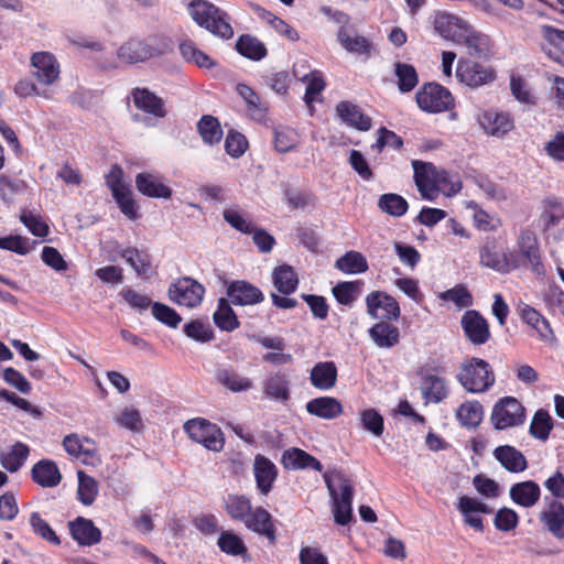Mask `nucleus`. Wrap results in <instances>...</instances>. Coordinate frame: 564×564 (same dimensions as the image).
Segmentation results:
<instances>
[{
	"mask_svg": "<svg viewBox=\"0 0 564 564\" xmlns=\"http://www.w3.org/2000/svg\"><path fill=\"white\" fill-rule=\"evenodd\" d=\"M219 549L229 555L238 556L247 553L243 541L232 532H223L217 541Z\"/></svg>",
	"mask_w": 564,
	"mask_h": 564,
	"instance_id": "680f3d73",
	"label": "nucleus"
},
{
	"mask_svg": "<svg viewBox=\"0 0 564 564\" xmlns=\"http://www.w3.org/2000/svg\"><path fill=\"white\" fill-rule=\"evenodd\" d=\"M360 292L359 282H340L333 288L335 299L344 305H350Z\"/></svg>",
	"mask_w": 564,
	"mask_h": 564,
	"instance_id": "774afa93",
	"label": "nucleus"
},
{
	"mask_svg": "<svg viewBox=\"0 0 564 564\" xmlns=\"http://www.w3.org/2000/svg\"><path fill=\"white\" fill-rule=\"evenodd\" d=\"M116 423L119 426L134 433L141 432L144 427L141 413L133 408H126L122 410L121 413L116 417Z\"/></svg>",
	"mask_w": 564,
	"mask_h": 564,
	"instance_id": "69168bd1",
	"label": "nucleus"
},
{
	"mask_svg": "<svg viewBox=\"0 0 564 564\" xmlns=\"http://www.w3.org/2000/svg\"><path fill=\"white\" fill-rule=\"evenodd\" d=\"M337 379V369L333 362H318L311 370L312 384L321 390L333 388Z\"/></svg>",
	"mask_w": 564,
	"mask_h": 564,
	"instance_id": "e433bc0d",
	"label": "nucleus"
},
{
	"mask_svg": "<svg viewBox=\"0 0 564 564\" xmlns=\"http://www.w3.org/2000/svg\"><path fill=\"white\" fill-rule=\"evenodd\" d=\"M147 42L140 40H130L118 50V57L124 63L134 64L144 62L153 57Z\"/></svg>",
	"mask_w": 564,
	"mask_h": 564,
	"instance_id": "72a5a7b5",
	"label": "nucleus"
},
{
	"mask_svg": "<svg viewBox=\"0 0 564 564\" xmlns=\"http://www.w3.org/2000/svg\"><path fill=\"white\" fill-rule=\"evenodd\" d=\"M63 447L66 453L83 464H94L97 458V447L93 440L80 437L78 434H69L63 438Z\"/></svg>",
	"mask_w": 564,
	"mask_h": 564,
	"instance_id": "2eb2a0df",
	"label": "nucleus"
},
{
	"mask_svg": "<svg viewBox=\"0 0 564 564\" xmlns=\"http://www.w3.org/2000/svg\"><path fill=\"white\" fill-rule=\"evenodd\" d=\"M236 48L242 56L253 61H259L267 55L264 44L251 35H241L236 43Z\"/></svg>",
	"mask_w": 564,
	"mask_h": 564,
	"instance_id": "09e8293b",
	"label": "nucleus"
},
{
	"mask_svg": "<svg viewBox=\"0 0 564 564\" xmlns=\"http://www.w3.org/2000/svg\"><path fill=\"white\" fill-rule=\"evenodd\" d=\"M188 13L200 28L206 29L213 35L223 40L234 36L228 14L215 4L206 0H192L188 4Z\"/></svg>",
	"mask_w": 564,
	"mask_h": 564,
	"instance_id": "f257e3e1",
	"label": "nucleus"
},
{
	"mask_svg": "<svg viewBox=\"0 0 564 564\" xmlns=\"http://www.w3.org/2000/svg\"><path fill=\"white\" fill-rule=\"evenodd\" d=\"M518 248L522 257V261L531 264L534 272L540 273L542 268L540 261L538 240L532 230L523 229L518 238Z\"/></svg>",
	"mask_w": 564,
	"mask_h": 564,
	"instance_id": "bb28decb",
	"label": "nucleus"
},
{
	"mask_svg": "<svg viewBox=\"0 0 564 564\" xmlns=\"http://www.w3.org/2000/svg\"><path fill=\"white\" fill-rule=\"evenodd\" d=\"M522 321L532 326L541 339L547 340L552 335L549 322L532 306L522 304L520 306Z\"/></svg>",
	"mask_w": 564,
	"mask_h": 564,
	"instance_id": "ea45409f",
	"label": "nucleus"
},
{
	"mask_svg": "<svg viewBox=\"0 0 564 564\" xmlns=\"http://www.w3.org/2000/svg\"><path fill=\"white\" fill-rule=\"evenodd\" d=\"M78 488L77 496L79 501L85 506H91L98 495V482L95 478L87 475L83 470L77 471Z\"/></svg>",
	"mask_w": 564,
	"mask_h": 564,
	"instance_id": "8fccbe9b",
	"label": "nucleus"
},
{
	"mask_svg": "<svg viewBox=\"0 0 564 564\" xmlns=\"http://www.w3.org/2000/svg\"><path fill=\"white\" fill-rule=\"evenodd\" d=\"M198 131L208 144L218 143L223 138V130L219 121L213 116H204L198 122Z\"/></svg>",
	"mask_w": 564,
	"mask_h": 564,
	"instance_id": "052dcab7",
	"label": "nucleus"
},
{
	"mask_svg": "<svg viewBox=\"0 0 564 564\" xmlns=\"http://www.w3.org/2000/svg\"><path fill=\"white\" fill-rule=\"evenodd\" d=\"M460 323L466 337L474 345H482L489 339V325L477 311H467Z\"/></svg>",
	"mask_w": 564,
	"mask_h": 564,
	"instance_id": "dca6fc26",
	"label": "nucleus"
},
{
	"mask_svg": "<svg viewBox=\"0 0 564 564\" xmlns=\"http://www.w3.org/2000/svg\"><path fill=\"white\" fill-rule=\"evenodd\" d=\"M553 429V420L547 411L538 410L530 424V434L540 441H546Z\"/></svg>",
	"mask_w": 564,
	"mask_h": 564,
	"instance_id": "3c124183",
	"label": "nucleus"
},
{
	"mask_svg": "<svg viewBox=\"0 0 564 564\" xmlns=\"http://www.w3.org/2000/svg\"><path fill=\"white\" fill-rule=\"evenodd\" d=\"M184 430L192 441L209 451L220 452L224 448L225 438L221 430L205 419L188 420L184 424Z\"/></svg>",
	"mask_w": 564,
	"mask_h": 564,
	"instance_id": "39448f33",
	"label": "nucleus"
},
{
	"mask_svg": "<svg viewBox=\"0 0 564 564\" xmlns=\"http://www.w3.org/2000/svg\"><path fill=\"white\" fill-rule=\"evenodd\" d=\"M324 480L334 502L335 522L346 525L351 519L352 487L340 470L324 474Z\"/></svg>",
	"mask_w": 564,
	"mask_h": 564,
	"instance_id": "f03ea898",
	"label": "nucleus"
},
{
	"mask_svg": "<svg viewBox=\"0 0 564 564\" xmlns=\"http://www.w3.org/2000/svg\"><path fill=\"white\" fill-rule=\"evenodd\" d=\"M306 411L325 420H332L339 416L343 412L340 402L332 397H319L311 400L306 404Z\"/></svg>",
	"mask_w": 564,
	"mask_h": 564,
	"instance_id": "473e14b6",
	"label": "nucleus"
},
{
	"mask_svg": "<svg viewBox=\"0 0 564 564\" xmlns=\"http://www.w3.org/2000/svg\"><path fill=\"white\" fill-rule=\"evenodd\" d=\"M299 143V135L295 130L286 127H279L274 130V147L276 151L285 153L291 151Z\"/></svg>",
	"mask_w": 564,
	"mask_h": 564,
	"instance_id": "0e129e2a",
	"label": "nucleus"
},
{
	"mask_svg": "<svg viewBox=\"0 0 564 564\" xmlns=\"http://www.w3.org/2000/svg\"><path fill=\"white\" fill-rule=\"evenodd\" d=\"M72 536L82 545H94L100 542L101 531L91 520L77 518L69 523Z\"/></svg>",
	"mask_w": 564,
	"mask_h": 564,
	"instance_id": "c85d7f7f",
	"label": "nucleus"
},
{
	"mask_svg": "<svg viewBox=\"0 0 564 564\" xmlns=\"http://www.w3.org/2000/svg\"><path fill=\"white\" fill-rule=\"evenodd\" d=\"M32 479L43 488H52L59 485L62 474L57 465L48 459L36 463L31 470Z\"/></svg>",
	"mask_w": 564,
	"mask_h": 564,
	"instance_id": "cd10ccee",
	"label": "nucleus"
},
{
	"mask_svg": "<svg viewBox=\"0 0 564 564\" xmlns=\"http://www.w3.org/2000/svg\"><path fill=\"white\" fill-rule=\"evenodd\" d=\"M414 169V180L421 195L426 199H434L436 195L435 186L430 177L433 173L434 166L431 163H424L421 161L412 162Z\"/></svg>",
	"mask_w": 564,
	"mask_h": 564,
	"instance_id": "c9c22d12",
	"label": "nucleus"
},
{
	"mask_svg": "<svg viewBox=\"0 0 564 564\" xmlns=\"http://www.w3.org/2000/svg\"><path fill=\"white\" fill-rule=\"evenodd\" d=\"M540 34L543 40V48L551 52L564 53V30L556 29L551 25H542Z\"/></svg>",
	"mask_w": 564,
	"mask_h": 564,
	"instance_id": "603ef678",
	"label": "nucleus"
},
{
	"mask_svg": "<svg viewBox=\"0 0 564 564\" xmlns=\"http://www.w3.org/2000/svg\"><path fill=\"white\" fill-rule=\"evenodd\" d=\"M289 387L288 377L284 373L275 372L263 381L262 390L268 398L285 403L290 399Z\"/></svg>",
	"mask_w": 564,
	"mask_h": 564,
	"instance_id": "2f4dec72",
	"label": "nucleus"
},
{
	"mask_svg": "<svg viewBox=\"0 0 564 564\" xmlns=\"http://www.w3.org/2000/svg\"><path fill=\"white\" fill-rule=\"evenodd\" d=\"M379 208L393 217H401L408 210V202L400 195L389 193L383 194L378 200Z\"/></svg>",
	"mask_w": 564,
	"mask_h": 564,
	"instance_id": "864d4df0",
	"label": "nucleus"
},
{
	"mask_svg": "<svg viewBox=\"0 0 564 564\" xmlns=\"http://www.w3.org/2000/svg\"><path fill=\"white\" fill-rule=\"evenodd\" d=\"M30 449L23 443H15L8 453L0 456L1 466L10 473L18 471L29 456Z\"/></svg>",
	"mask_w": 564,
	"mask_h": 564,
	"instance_id": "c03bdc74",
	"label": "nucleus"
},
{
	"mask_svg": "<svg viewBox=\"0 0 564 564\" xmlns=\"http://www.w3.org/2000/svg\"><path fill=\"white\" fill-rule=\"evenodd\" d=\"M215 379L218 384L234 393L245 392L253 387L251 379L231 366L218 367L215 371Z\"/></svg>",
	"mask_w": 564,
	"mask_h": 564,
	"instance_id": "4be33fe9",
	"label": "nucleus"
},
{
	"mask_svg": "<svg viewBox=\"0 0 564 564\" xmlns=\"http://www.w3.org/2000/svg\"><path fill=\"white\" fill-rule=\"evenodd\" d=\"M274 288L282 294L289 295L297 289L299 278L292 267L283 264L272 272Z\"/></svg>",
	"mask_w": 564,
	"mask_h": 564,
	"instance_id": "4c0bfd02",
	"label": "nucleus"
},
{
	"mask_svg": "<svg viewBox=\"0 0 564 564\" xmlns=\"http://www.w3.org/2000/svg\"><path fill=\"white\" fill-rule=\"evenodd\" d=\"M477 121L486 133L494 137H502L513 129V119L508 112L486 110L477 116Z\"/></svg>",
	"mask_w": 564,
	"mask_h": 564,
	"instance_id": "f3484780",
	"label": "nucleus"
},
{
	"mask_svg": "<svg viewBox=\"0 0 564 564\" xmlns=\"http://www.w3.org/2000/svg\"><path fill=\"white\" fill-rule=\"evenodd\" d=\"M456 76L462 83L473 88L487 85L496 79L494 68L471 61H459Z\"/></svg>",
	"mask_w": 564,
	"mask_h": 564,
	"instance_id": "9b49d317",
	"label": "nucleus"
},
{
	"mask_svg": "<svg viewBox=\"0 0 564 564\" xmlns=\"http://www.w3.org/2000/svg\"><path fill=\"white\" fill-rule=\"evenodd\" d=\"M32 77L42 86L53 85L59 77V63L50 52H36L31 56Z\"/></svg>",
	"mask_w": 564,
	"mask_h": 564,
	"instance_id": "1a4fd4ad",
	"label": "nucleus"
},
{
	"mask_svg": "<svg viewBox=\"0 0 564 564\" xmlns=\"http://www.w3.org/2000/svg\"><path fill=\"white\" fill-rule=\"evenodd\" d=\"M152 315L162 324L173 328H176L182 321V317L174 308L160 302L152 304Z\"/></svg>",
	"mask_w": 564,
	"mask_h": 564,
	"instance_id": "338daca9",
	"label": "nucleus"
},
{
	"mask_svg": "<svg viewBox=\"0 0 564 564\" xmlns=\"http://www.w3.org/2000/svg\"><path fill=\"white\" fill-rule=\"evenodd\" d=\"M137 189L148 197L165 198L172 196V189L164 184L161 175L153 172H142L135 176Z\"/></svg>",
	"mask_w": 564,
	"mask_h": 564,
	"instance_id": "a211bd4d",
	"label": "nucleus"
},
{
	"mask_svg": "<svg viewBox=\"0 0 564 564\" xmlns=\"http://www.w3.org/2000/svg\"><path fill=\"white\" fill-rule=\"evenodd\" d=\"M394 73L398 78V88L402 93L411 91L419 83L415 68L406 63H395Z\"/></svg>",
	"mask_w": 564,
	"mask_h": 564,
	"instance_id": "6e6d98bb",
	"label": "nucleus"
},
{
	"mask_svg": "<svg viewBox=\"0 0 564 564\" xmlns=\"http://www.w3.org/2000/svg\"><path fill=\"white\" fill-rule=\"evenodd\" d=\"M545 506L539 514L540 522L557 540H564V505L556 499L544 498Z\"/></svg>",
	"mask_w": 564,
	"mask_h": 564,
	"instance_id": "ddd939ff",
	"label": "nucleus"
},
{
	"mask_svg": "<svg viewBox=\"0 0 564 564\" xmlns=\"http://www.w3.org/2000/svg\"><path fill=\"white\" fill-rule=\"evenodd\" d=\"M433 26L435 32L444 40L458 44L462 36L467 32L469 23L456 14L437 12L433 20Z\"/></svg>",
	"mask_w": 564,
	"mask_h": 564,
	"instance_id": "f8f14e48",
	"label": "nucleus"
},
{
	"mask_svg": "<svg viewBox=\"0 0 564 564\" xmlns=\"http://www.w3.org/2000/svg\"><path fill=\"white\" fill-rule=\"evenodd\" d=\"M484 410L478 401H467L456 411L459 423L466 427H476L482 420Z\"/></svg>",
	"mask_w": 564,
	"mask_h": 564,
	"instance_id": "a18cd8bd",
	"label": "nucleus"
},
{
	"mask_svg": "<svg viewBox=\"0 0 564 564\" xmlns=\"http://www.w3.org/2000/svg\"><path fill=\"white\" fill-rule=\"evenodd\" d=\"M223 218L231 228L242 234L249 235L254 230L256 225L252 223L247 212L238 205L225 208Z\"/></svg>",
	"mask_w": 564,
	"mask_h": 564,
	"instance_id": "58836bf2",
	"label": "nucleus"
},
{
	"mask_svg": "<svg viewBox=\"0 0 564 564\" xmlns=\"http://www.w3.org/2000/svg\"><path fill=\"white\" fill-rule=\"evenodd\" d=\"M336 113L344 123L359 131H368L371 128V118L355 104L339 102L336 106Z\"/></svg>",
	"mask_w": 564,
	"mask_h": 564,
	"instance_id": "b1692460",
	"label": "nucleus"
},
{
	"mask_svg": "<svg viewBox=\"0 0 564 564\" xmlns=\"http://www.w3.org/2000/svg\"><path fill=\"white\" fill-rule=\"evenodd\" d=\"M338 44L348 53L369 57L373 51L370 39L359 34L355 25H346L336 33Z\"/></svg>",
	"mask_w": 564,
	"mask_h": 564,
	"instance_id": "4468645a",
	"label": "nucleus"
},
{
	"mask_svg": "<svg viewBox=\"0 0 564 564\" xmlns=\"http://www.w3.org/2000/svg\"><path fill=\"white\" fill-rule=\"evenodd\" d=\"M213 318L221 330L232 332L239 326L238 318L226 299L218 301V307Z\"/></svg>",
	"mask_w": 564,
	"mask_h": 564,
	"instance_id": "de8ad7c7",
	"label": "nucleus"
},
{
	"mask_svg": "<svg viewBox=\"0 0 564 564\" xmlns=\"http://www.w3.org/2000/svg\"><path fill=\"white\" fill-rule=\"evenodd\" d=\"M227 295L235 305H254L264 299L260 289L242 280L230 283Z\"/></svg>",
	"mask_w": 564,
	"mask_h": 564,
	"instance_id": "aec40b11",
	"label": "nucleus"
},
{
	"mask_svg": "<svg viewBox=\"0 0 564 564\" xmlns=\"http://www.w3.org/2000/svg\"><path fill=\"white\" fill-rule=\"evenodd\" d=\"M457 380L467 392L484 393L495 384L496 377L486 360L473 357L462 364Z\"/></svg>",
	"mask_w": 564,
	"mask_h": 564,
	"instance_id": "7ed1b4c3",
	"label": "nucleus"
},
{
	"mask_svg": "<svg viewBox=\"0 0 564 564\" xmlns=\"http://www.w3.org/2000/svg\"><path fill=\"white\" fill-rule=\"evenodd\" d=\"M224 509L234 519L245 522L251 512L252 506L248 497L242 495H228L224 499Z\"/></svg>",
	"mask_w": 564,
	"mask_h": 564,
	"instance_id": "a19ab883",
	"label": "nucleus"
},
{
	"mask_svg": "<svg viewBox=\"0 0 564 564\" xmlns=\"http://www.w3.org/2000/svg\"><path fill=\"white\" fill-rule=\"evenodd\" d=\"M369 336L380 348H391L399 343V328L388 322H379L369 329Z\"/></svg>",
	"mask_w": 564,
	"mask_h": 564,
	"instance_id": "f704fd0d",
	"label": "nucleus"
},
{
	"mask_svg": "<svg viewBox=\"0 0 564 564\" xmlns=\"http://www.w3.org/2000/svg\"><path fill=\"white\" fill-rule=\"evenodd\" d=\"M494 457L510 473H521L528 468L525 456L516 447L501 445L494 449Z\"/></svg>",
	"mask_w": 564,
	"mask_h": 564,
	"instance_id": "a878e982",
	"label": "nucleus"
},
{
	"mask_svg": "<svg viewBox=\"0 0 564 564\" xmlns=\"http://www.w3.org/2000/svg\"><path fill=\"white\" fill-rule=\"evenodd\" d=\"M544 229L550 230L557 226L564 219V206L562 202L555 197L544 200V210L542 213Z\"/></svg>",
	"mask_w": 564,
	"mask_h": 564,
	"instance_id": "13d9d810",
	"label": "nucleus"
},
{
	"mask_svg": "<svg viewBox=\"0 0 564 564\" xmlns=\"http://www.w3.org/2000/svg\"><path fill=\"white\" fill-rule=\"evenodd\" d=\"M525 419L524 406L513 397L500 399L494 406L490 420L496 430L521 425Z\"/></svg>",
	"mask_w": 564,
	"mask_h": 564,
	"instance_id": "423d86ee",
	"label": "nucleus"
},
{
	"mask_svg": "<svg viewBox=\"0 0 564 564\" xmlns=\"http://www.w3.org/2000/svg\"><path fill=\"white\" fill-rule=\"evenodd\" d=\"M336 268L345 273H362L368 269L366 258L357 251H349L336 261Z\"/></svg>",
	"mask_w": 564,
	"mask_h": 564,
	"instance_id": "bf43d9fd",
	"label": "nucleus"
},
{
	"mask_svg": "<svg viewBox=\"0 0 564 564\" xmlns=\"http://www.w3.org/2000/svg\"><path fill=\"white\" fill-rule=\"evenodd\" d=\"M253 475L258 490L263 496H267L273 488L278 477V469L269 458L258 454L253 462Z\"/></svg>",
	"mask_w": 564,
	"mask_h": 564,
	"instance_id": "412c9836",
	"label": "nucleus"
},
{
	"mask_svg": "<svg viewBox=\"0 0 564 564\" xmlns=\"http://www.w3.org/2000/svg\"><path fill=\"white\" fill-rule=\"evenodd\" d=\"M361 426L376 437H380L384 431L382 415L375 409H367L360 413Z\"/></svg>",
	"mask_w": 564,
	"mask_h": 564,
	"instance_id": "e2e57ef3",
	"label": "nucleus"
},
{
	"mask_svg": "<svg viewBox=\"0 0 564 564\" xmlns=\"http://www.w3.org/2000/svg\"><path fill=\"white\" fill-rule=\"evenodd\" d=\"M417 106L426 112L448 110L454 102L452 94L438 84H426L415 95Z\"/></svg>",
	"mask_w": 564,
	"mask_h": 564,
	"instance_id": "6e6552de",
	"label": "nucleus"
},
{
	"mask_svg": "<svg viewBox=\"0 0 564 564\" xmlns=\"http://www.w3.org/2000/svg\"><path fill=\"white\" fill-rule=\"evenodd\" d=\"M180 52L187 62H193L199 67L210 68L215 65V62L206 53L197 48L196 44L191 40L183 41L180 44Z\"/></svg>",
	"mask_w": 564,
	"mask_h": 564,
	"instance_id": "4d7b16f0",
	"label": "nucleus"
},
{
	"mask_svg": "<svg viewBox=\"0 0 564 564\" xmlns=\"http://www.w3.org/2000/svg\"><path fill=\"white\" fill-rule=\"evenodd\" d=\"M458 44L466 46L467 52L471 56L481 57L489 51V40L486 35L476 32L469 24L467 32L462 36Z\"/></svg>",
	"mask_w": 564,
	"mask_h": 564,
	"instance_id": "37998d69",
	"label": "nucleus"
},
{
	"mask_svg": "<svg viewBox=\"0 0 564 564\" xmlns=\"http://www.w3.org/2000/svg\"><path fill=\"white\" fill-rule=\"evenodd\" d=\"M457 509L464 516L465 523L479 532L484 530V524L478 514L491 512V509L485 502L468 496H462L458 499Z\"/></svg>",
	"mask_w": 564,
	"mask_h": 564,
	"instance_id": "6ab92c4d",
	"label": "nucleus"
},
{
	"mask_svg": "<svg viewBox=\"0 0 564 564\" xmlns=\"http://www.w3.org/2000/svg\"><path fill=\"white\" fill-rule=\"evenodd\" d=\"M120 256L139 276L149 278L151 274V260L149 254L137 248H127L120 251Z\"/></svg>",
	"mask_w": 564,
	"mask_h": 564,
	"instance_id": "79ce46f5",
	"label": "nucleus"
},
{
	"mask_svg": "<svg viewBox=\"0 0 564 564\" xmlns=\"http://www.w3.org/2000/svg\"><path fill=\"white\" fill-rule=\"evenodd\" d=\"M510 499L523 508L534 507L541 498V488L533 480H524L513 484L509 489Z\"/></svg>",
	"mask_w": 564,
	"mask_h": 564,
	"instance_id": "5701e85b",
	"label": "nucleus"
},
{
	"mask_svg": "<svg viewBox=\"0 0 564 564\" xmlns=\"http://www.w3.org/2000/svg\"><path fill=\"white\" fill-rule=\"evenodd\" d=\"M282 463L288 469H314L322 470V464L312 455L300 448H291L284 452Z\"/></svg>",
	"mask_w": 564,
	"mask_h": 564,
	"instance_id": "7c9ffc66",
	"label": "nucleus"
},
{
	"mask_svg": "<svg viewBox=\"0 0 564 564\" xmlns=\"http://www.w3.org/2000/svg\"><path fill=\"white\" fill-rule=\"evenodd\" d=\"M134 106L158 118H163L166 111L163 106V100L156 95L145 88H135L132 91Z\"/></svg>",
	"mask_w": 564,
	"mask_h": 564,
	"instance_id": "c756f323",
	"label": "nucleus"
},
{
	"mask_svg": "<svg viewBox=\"0 0 564 564\" xmlns=\"http://www.w3.org/2000/svg\"><path fill=\"white\" fill-rule=\"evenodd\" d=\"M243 523L247 529L265 536L270 542L275 541V530L272 523V517L262 507L251 509V512L248 514Z\"/></svg>",
	"mask_w": 564,
	"mask_h": 564,
	"instance_id": "393cba45",
	"label": "nucleus"
},
{
	"mask_svg": "<svg viewBox=\"0 0 564 564\" xmlns=\"http://www.w3.org/2000/svg\"><path fill=\"white\" fill-rule=\"evenodd\" d=\"M236 90L246 102L247 109L253 118L261 119L264 117L267 106L252 88L245 84H238Z\"/></svg>",
	"mask_w": 564,
	"mask_h": 564,
	"instance_id": "49530a36",
	"label": "nucleus"
},
{
	"mask_svg": "<svg viewBox=\"0 0 564 564\" xmlns=\"http://www.w3.org/2000/svg\"><path fill=\"white\" fill-rule=\"evenodd\" d=\"M205 288L191 276H183L170 284L169 299L177 305L196 307L203 301Z\"/></svg>",
	"mask_w": 564,
	"mask_h": 564,
	"instance_id": "0eeeda50",
	"label": "nucleus"
},
{
	"mask_svg": "<svg viewBox=\"0 0 564 564\" xmlns=\"http://www.w3.org/2000/svg\"><path fill=\"white\" fill-rule=\"evenodd\" d=\"M422 393L427 401L441 402L447 394L444 379L437 376H426L422 383Z\"/></svg>",
	"mask_w": 564,
	"mask_h": 564,
	"instance_id": "5fc2aeb1",
	"label": "nucleus"
},
{
	"mask_svg": "<svg viewBox=\"0 0 564 564\" xmlns=\"http://www.w3.org/2000/svg\"><path fill=\"white\" fill-rule=\"evenodd\" d=\"M367 312L376 319L397 321L400 317V306L398 301L381 291H373L366 297Z\"/></svg>",
	"mask_w": 564,
	"mask_h": 564,
	"instance_id": "9d476101",
	"label": "nucleus"
},
{
	"mask_svg": "<svg viewBox=\"0 0 564 564\" xmlns=\"http://www.w3.org/2000/svg\"><path fill=\"white\" fill-rule=\"evenodd\" d=\"M479 262L482 267L501 274L509 273L522 263L517 254L503 251L495 238L486 239L479 249Z\"/></svg>",
	"mask_w": 564,
	"mask_h": 564,
	"instance_id": "20e7f679",
	"label": "nucleus"
}]
</instances>
